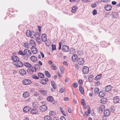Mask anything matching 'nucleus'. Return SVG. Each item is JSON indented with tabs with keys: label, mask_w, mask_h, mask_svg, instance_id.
Instances as JSON below:
<instances>
[{
	"label": "nucleus",
	"mask_w": 120,
	"mask_h": 120,
	"mask_svg": "<svg viewBox=\"0 0 120 120\" xmlns=\"http://www.w3.org/2000/svg\"><path fill=\"white\" fill-rule=\"evenodd\" d=\"M99 91V89L98 87H96L95 89L94 93L95 94H97Z\"/></svg>",
	"instance_id": "58836bf2"
},
{
	"label": "nucleus",
	"mask_w": 120,
	"mask_h": 120,
	"mask_svg": "<svg viewBox=\"0 0 120 120\" xmlns=\"http://www.w3.org/2000/svg\"><path fill=\"white\" fill-rule=\"evenodd\" d=\"M85 101L84 99H82L81 100V104L82 105H84Z\"/></svg>",
	"instance_id": "bf43d9fd"
},
{
	"label": "nucleus",
	"mask_w": 120,
	"mask_h": 120,
	"mask_svg": "<svg viewBox=\"0 0 120 120\" xmlns=\"http://www.w3.org/2000/svg\"><path fill=\"white\" fill-rule=\"evenodd\" d=\"M31 36L33 35L34 37L35 36V33L33 31H31Z\"/></svg>",
	"instance_id": "338daca9"
},
{
	"label": "nucleus",
	"mask_w": 120,
	"mask_h": 120,
	"mask_svg": "<svg viewBox=\"0 0 120 120\" xmlns=\"http://www.w3.org/2000/svg\"><path fill=\"white\" fill-rule=\"evenodd\" d=\"M45 120H51V117L49 116H45L44 118Z\"/></svg>",
	"instance_id": "72a5a7b5"
},
{
	"label": "nucleus",
	"mask_w": 120,
	"mask_h": 120,
	"mask_svg": "<svg viewBox=\"0 0 120 120\" xmlns=\"http://www.w3.org/2000/svg\"><path fill=\"white\" fill-rule=\"evenodd\" d=\"M47 109L46 106L44 105H42L39 107L40 110L42 111H45L47 110Z\"/></svg>",
	"instance_id": "0eeeda50"
},
{
	"label": "nucleus",
	"mask_w": 120,
	"mask_h": 120,
	"mask_svg": "<svg viewBox=\"0 0 120 120\" xmlns=\"http://www.w3.org/2000/svg\"><path fill=\"white\" fill-rule=\"evenodd\" d=\"M45 73L46 76L49 78L51 77V75L47 71H45Z\"/></svg>",
	"instance_id": "f704fd0d"
},
{
	"label": "nucleus",
	"mask_w": 120,
	"mask_h": 120,
	"mask_svg": "<svg viewBox=\"0 0 120 120\" xmlns=\"http://www.w3.org/2000/svg\"><path fill=\"white\" fill-rule=\"evenodd\" d=\"M105 108L104 105H101L99 107H98L97 108V109L98 110V112L100 113H101L104 110Z\"/></svg>",
	"instance_id": "20e7f679"
},
{
	"label": "nucleus",
	"mask_w": 120,
	"mask_h": 120,
	"mask_svg": "<svg viewBox=\"0 0 120 120\" xmlns=\"http://www.w3.org/2000/svg\"><path fill=\"white\" fill-rule=\"evenodd\" d=\"M38 109H32L31 110L30 112L33 114H35L38 113Z\"/></svg>",
	"instance_id": "ddd939ff"
},
{
	"label": "nucleus",
	"mask_w": 120,
	"mask_h": 120,
	"mask_svg": "<svg viewBox=\"0 0 120 120\" xmlns=\"http://www.w3.org/2000/svg\"><path fill=\"white\" fill-rule=\"evenodd\" d=\"M19 54L23 56L24 55V53L21 50H20L18 52Z\"/></svg>",
	"instance_id": "6e6d98bb"
},
{
	"label": "nucleus",
	"mask_w": 120,
	"mask_h": 120,
	"mask_svg": "<svg viewBox=\"0 0 120 120\" xmlns=\"http://www.w3.org/2000/svg\"><path fill=\"white\" fill-rule=\"evenodd\" d=\"M102 76V75L101 74H100L97 75L95 77V79L96 80H98L100 79Z\"/></svg>",
	"instance_id": "c85d7f7f"
},
{
	"label": "nucleus",
	"mask_w": 120,
	"mask_h": 120,
	"mask_svg": "<svg viewBox=\"0 0 120 120\" xmlns=\"http://www.w3.org/2000/svg\"><path fill=\"white\" fill-rule=\"evenodd\" d=\"M51 67L52 68V69L54 70H55L57 69V67L55 66L54 64H52L51 66Z\"/></svg>",
	"instance_id": "49530a36"
},
{
	"label": "nucleus",
	"mask_w": 120,
	"mask_h": 120,
	"mask_svg": "<svg viewBox=\"0 0 120 120\" xmlns=\"http://www.w3.org/2000/svg\"><path fill=\"white\" fill-rule=\"evenodd\" d=\"M30 44L31 46H34V45H36L35 42L33 40H31L30 41Z\"/></svg>",
	"instance_id": "c9c22d12"
},
{
	"label": "nucleus",
	"mask_w": 120,
	"mask_h": 120,
	"mask_svg": "<svg viewBox=\"0 0 120 120\" xmlns=\"http://www.w3.org/2000/svg\"><path fill=\"white\" fill-rule=\"evenodd\" d=\"M94 76L92 75H90L88 77V81L89 82H92Z\"/></svg>",
	"instance_id": "c756f323"
},
{
	"label": "nucleus",
	"mask_w": 120,
	"mask_h": 120,
	"mask_svg": "<svg viewBox=\"0 0 120 120\" xmlns=\"http://www.w3.org/2000/svg\"><path fill=\"white\" fill-rule=\"evenodd\" d=\"M38 75L39 77L40 78H44V75L42 73H38Z\"/></svg>",
	"instance_id": "4c0bfd02"
},
{
	"label": "nucleus",
	"mask_w": 120,
	"mask_h": 120,
	"mask_svg": "<svg viewBox=\"0 0 120 120\" xmlns=\"http://www.w3.org/2000/svg\"><path fill=\"white\" fill-rule=\"evenodd\" d=\"M47 100L50 102H52L53 101V98L52 96H49L47 97Z\"/></svg>",
	"instance_id": "2f4dec72"
},
{
	"label": "nucleus",
	"mask_w": 120,
	"mask_h": 120,
	"mask_svg": "<svg viewBox=\"0 0 120 120\" xmlns=\"http://www.w3.org/2000/svg\"><path fill=\"white\" fill-rule=\"evenodd\" d=\"M52 50H56V45H55L52 44Z\"/></svg>",
	"instance_id": "4d7b16f0"
},
{
	"label": "nucleus",
	"mask_w": 120,
	"mask_h": 120,
	"mask_svg": "<svg viewBox=\"0 0 120 120\" xmlns=\"http://www.w3.org/2000/svg\"><path fill=\"white\" fill-rule=\"evenodd\" d=\"M64 68L63 67H61L60 68V70L61 72L62 73H64Z\"/></svg>",
	"instance_id": "de8ad7c7"
},
{
	"label": "nucleus",
	"mask_w": 120,
	"mask_h": 120,
	"mask_svg": "<svg viewBox=\"0 0 120 120\" xmlns=\"http://www.w3.org/2000/svg\"><path fill=\"white\" fill-rule=\"evenodd\" d=\"M94 49L95 51H97L99 49L98 47L97 46H96L94 47Z\"/></svg>",
	"instance_id": "0e129e2a"
},
{
	"label": "nucleus",
	"mask_w": 120,
	"mask_h": 120,
	"mask_svg": "<svg viewBox=\"0 0 120 120\" xmlns=\"http://www.w3.org/2000/svg\"><path fill=\"white\" fill-rule=\"evenodd\" d=\"M111 109L112 111L113 112H115V108L113 106L111 107Z\"/></svg>",
	"instance_id": "e2e57ef3"
},
{
	"label": "nucleus",
	"mask_w": 120,
	"mask_h": 120,
	"mask_svg": "<svg viewBox=\"0 0 120 120\" xmlns=\"http://www.w3.org/2000/svg\"><path fill=\"white\" fill-rule=\"evenodd\" d=\"M78 58L77 55L76 54H73L72 57V60L74 61H75Z\"/></svg>",
	"instance_id": "aec40b11"
},
{
	"label": "nucleus",
	"mask_w": 120,
	"mask_h": 120,
	"mask_svg": "<svg viewBox=\"0 0 120 120\" xmlns=\"http://www.w3.org/2000/svg\"><path fill=\"white\" fill-rule=\"evenodd\" d=\"M35 38L37 42L38 43L39 42L40 40V38L39 37H37V38Z\"/></svg>",
	"instance_id": "69168bd1"
},
{
	"label": "nucleus",
	"mask_w": 120,
	"mask_h": 120,
	"mask_svg": "<svg viewBox=\"0 0 120 120\" xmlns=\"http://www.w3.org/2000/svg\"><path fill=\"white\" fill-rule=\"evenodd\" d=\"M97 13V10L96 9H94L93 11L92 12L93 14L94 15H96Z\"/></svg>",
	"instance_id": "8fccbe9b"
},
{
	"label": "nucleus",
	"mask_w": 120,
	"mask_h": 120,
	"mask_svg": "<svg viewBox=\"0 0 120 120\" xmlns=\"http://www.w3.org/2000/svg\"><path fill=\"white\" fill-rule=\"evenodd\" d=\"M118 13L117 12H113L112 14V17L114 18H117L118 15Z\"/></svg>",
	"instance_id": "2eb2a0df"
},
{
	"label": "nucleus",
	"mask_w": 120,
	"mask_h": 120,
	"mask_svg": "<svg viewBox=\"0 0 120 120\" xmlns=\"http://www.w3.org/2000/svg\"><path fill=\"white\" fill-rule=\"evenodd\" d=\"M40 36V34L39 33L37 32L36 33H35V38H37V37H38Z\"/></svg>",
	"instance_id": "09e8293b"
},
{
	"label": "nucleus",
	"mask_w": 120,
	"mask_h": 120,
	"mask_svg": "<svg viewBox=\"0 0 120 120\" xmlns=\"http://www.w3.org/2000/svg\"><path fill=\"white\" fill-rule=\"evenodd\" d=\"M100 44L102 46L105 47L108 46L106 42L105 41H102L100 42Z\"/></svg>",
	"instance_id": "a211bd4d"
},
{
	"label": "nucleus",
	"mask_w": 120,
	"mask_h": 120,
	"mask_svg": "<svg viewBox=\"0 0 120 120\" xmlns=\"http://www.w3.org/2000/svg\"><path fill=\"white\" fill-rule=\"evenodd\" d=\"M75 49L74 48H71L69 50V52L71 54H73L75 51Z\"/></svg>",
	"instance_id": "37998d69"
},
{
	"label": "nucleus",
	"mask_w": 120,
	"mask_h": 120,
	"mask_svg": "<svg viewBox=\"0 0 120 120\" xmlns=\"http://www.w3.org/2000/svg\"><path fill=\"white\" fill-rule=\"evenodd\" d=\"M14 64L16 66L19 67H22L23 65V63L20 61H19V60L16 61L15 63L14 62Z\"/></svg>",
	"instance_id": "f257e3e1"
},
{
	"label": "nucleus",
	"mask_w": 120,
	"mask_h": 120,
	"mask_svg": "<svg viewBox=\"0 0 120 120\" xmlns=\"http://www.w3.org/2000/svg\"><path fill=\"white\" fill-rule=\"evenodd\" d=\"M31 83V81L28 79H24L23 81V83L25 85H28Z\"/></svg>",
	"instance_id": "6e6552de"
},
{
	"label": "nucleus",
	"mask_w": 120,
	"mask_h": 120,
	"mask_svg": "<svg viewBox=\"0 0 120 120\" xmlns=\"http://www.w3.org/2000/svg\"><path fill=\"white\" fill-rule=\"evenodd\" d=\"M110 113V111L108 109H106L104 112V114L105 116H109Z\"/></svg>",
	"instance_id": "9d476101"
},
{
	"label": "nucleus",
	"mask_w": 120,
	"mask_h": 120,
	"mask_svg": "<svg viewBox=\"0 0 120 120\" xmlns=\"http://www.w3.org/2000/svg\"><path fill=\"white\" fill-rule=\"evenodd\" d=\"M35 67L36 68L38 69H40V67L38 64H36L34 65Z\"/></svg>",
	"instance_id": "5fc2aeb1"
},
{
	"label": "nucleus",
	"mask_w": 120,
	"mask_h": 120,
	"mask_svg": "<svg viewBox=\"0 0 120 120\" xmlns=\"http://www.w3.org/2000/svg\"><path fill=\"white\" fill-rule=\"evenodd\" d=\"M49 115L51 116H54L55 115V112L53 111H50L49 113Z\"/></svg>",
	"instance_id": "79ce46f5"
},
{
	"label": "nucleus",
	"mask_w": 120,
	"mask_h": 120,
	"mask_svg": "<svg viewBox=\"0 0 120 120\" xmlns=\"http://www.w3.org/2000/svg\"><path fill=\"white\" fill-rule=\"evenodd\" d=\"M32 71L31 70V69L28 68L27 70V72L29 74H32Z\"/></svg>",
	"instance_id": "a18cd8bd"
},
{
	"label": "nucleus",
	"mask_w": 120,
	"mask_h": 120,
	"mask_svg": "<svg viewBox=\"0 0 120 120\" xmlns=\"http://www.w3.org/2000/svg\"><path fill=\"white\" fill-rule=\"evenodd\" d=\"M46 35L45 34H43L41 35V39L42 41L45 42L47 40Z\"/></svg>",
	"instance_id": "9b49d317"
},
{
	"label": "nucleus",
	"mask_w": 120,
	"mask_h": 120,
	"mask_svg": "<svg viewBox=\"0 0 120 120\" xmlns=\"http://www.w3.org/2000/svg\"><path fill=\"white\" fill-rule=\"evenodd\" d=\"M11 59L13 61H15V63L19 60V58L18 56L15 55L12 56L11 57Z\"/></svg>",
	"instance_id": "4468645a"
},
{
	"label": "nucleus",
	"mask_w": 120,
	"mask_h": 120,
	"mask_svg": "<svg viewBox=\"0 0 120 120\" xmlns=\"http://www.w3.org/2000/svg\"><path fill=\"white\" fill-rule=\"evenodd\" d=\"M112 87L111 86L109 85L106 87L105 88V91L106 92H109L111 90Z\"/></svg>",
	"instance_id": "dca6fc26"
},
{
	"label": "nucleus",
	"mask_w": 120,
	"mask_h": 120,
	"mask_svg": "<svg viewBox=\"0 0 120 120\" xmlns=\"http://www.w3.org/2000/svg\"><path fill=\"white\" fill-rule=\"evenodd\" d=\"M113 102L115 103H117L119 101V98L118 96L114 97L113 99Z\"/></svg>",
	"instance_id": "6ab92c4d"
},
{
	"label": "nucleus",
	"mask_w": 120,
	"mask_h": 120,
	"mask_svg": "<svg viewBox=\"0 0 120 120\" xmlns=\"http://www.w3.org/2000/svg\"><path fill=\"white\" fill-rule=\"evenodd\" d=\"M105 95V92L104 91H101L99 93V95L100 97H104Z\"/></svg>",
	"instance_id": "393cba45"
},
{
	"label": "nucleus",
	"mask_w": 120,
	"mask_h": 120,
	"mask_svg": "<svg viewBox=\"0 0 120 120\" xmlns=\"http://www.w3.org/2000/svg\"><path fill=\"white\" fill-rule=\"evenodd\" d=\"M31 70L33 72H36V68L33 66L32 67V68L31 69Z\"/></svg>",
	"instance_id": "3c124183"
},
{
	"label": "nucleus",
	"mask_w": 120,
	"mask_h": 120,
	"mask_svg": "<svg viewBox=\"0 0 120 120\" xmlns=\"http://www.w3.org/2000/svg\"><path fill=\"white\" fill-rule=\"evenodd\" d=\"M51 84L53 88L55 89H56V85L54 82H51Z\"/></svg>",
	"instance_id": "a19ab883"
},
{
	"label": "nucleus",
	"mask_w": 120,
	"mask_h": 120,
	"mask_svg": "<svg viewBox=\"0 0 120 120\" xmlns=\"http://www.w3.org/2000/svg\"><path fill=\"white\" fill-rule=\"evenodd\" d=\"M39 92L40 93H41L43 95H47V91L44 90H40Z\"/></svg>",
	"instance_id": "a878e982"
},
{
	"label": "nucleus",
	"mask_w": 120,
	"mask_h": 120,
	"mask_svg": "<svg viewBox=\"0 0 120 120\" xmlns=\"http://www.w3.org/2000/svg\"><path fill=\"white\" fill-rule=\"evenodd\" d=\"M73 86L75 88H77L78 87L77 83L76 82L73 85Z\"/></svg>",
	"instance_id": "603ef678"
},
{
	"label": "nucleus",
	"mask_w": 120,
	"mask_h": 120,
	"mask_svg": "<svg viewBox=\"0 0 120 120\" xmlns=\"http://www.w3.org/2000/svg\"><path fill=\"white\" fill-rule=\"evenodd\" d=\"M78 9V7L76 6H74L72 8L71 11L72 12H76Z\"/></svg>",
	"instance_id": "4be33fe9"
},
{
	"label": "nucleus",
	"mask_w": 120,
	"mask_h": 120,
	"mask_svg": "<svg viewBox=\"0 0 120 120\" xmlns=\"http://www.w3.org/2000/svg\"><path fill=\"white\" fill-rule=\"evenodd\" d=\"M29 94L28 92H24L23 93V97L26 98L28 97L29 96Z\"/></svg>",
	"instance_id": "5701e85b"
},
{
	"label": "nucleus",
	"mask_w": 120,
	"mask_h": 120,
	"mask_svg": "<svg viewBox=\"0 0 120 120\" xmlns=\"http://www.w3.org/2000/svg\"><path fill=\"white\" fill-rule=\"evenodd\" d=\"M31 60L34 62H36L37 61V57L34 56H32L30 57Z\"/></svg>",
	"instance_id": "bb28decb"
},
{
	"label": "nucleus",
	"mask_w": 120,
	"mask_h": 120,
	"mask_svg": "<svg viewBox=\"0 0 120 120\" xmlns=\"http://www.w3.org/2000/svg\"><path fill=\"white\" fill-rule=\"evenodd\" d=\"M32 78L35 79H39V77L35 75H33L32 76Z\"/></svg>",
	"instance_id": "c03bdc74"
},
{
	"label": "nucleus",
	"mask_w": 120,
	"mask_h": 120,
	"mask_svg": "<svg viewBox=\"0 0 120 120\" xmlns=\"http://www.w3.org/2000/svg\"><path fill=\"white\" fill-rule=\"evenodd\" d=\"M31 50L32 52L34 54H36L38 52L37 49L34 46H32L31 48Z\"/></svg>",
	"instance_id": "f8f14e48"
},
{
	"label": "nucleus",
	"mask_w": 120,
	"mask_h": 120,
	"mask_svg": "<svg viewBox=\"0 0 120 120\" xmlns=\"http://www.w3.org/2000/svg\"><path fill=\"white\" fill-rule=\"evenodd\" d=\"M112 8L110 4L106 5L104 7V9L106 11L110 10Z\"/></svg>",
	"instance_id": "1a4fd4ad"
},
{
	"label": "nucleus",
	"mask_w": 120,
	"mask_h": 120,
	"mask_svg": "<svg viewBox=\"0 0 120 120\" xmlns=\"http://www.w3.org/2000/svg\"><path fill=\"white\" fill-rule=\"evenodd\" d=\"M30 108L29 107L26 106L24 107L23 109V111L24 112H28Z\"/></svg>",
	"instance_id": "412c9836"
},
{
	"label": "nucleus",
	"mask_w": 120,
	"mask_h": 120,
	"mask_svg": "<svg viewBox=\"0 0 120 120\" xmlns=\"http://www.w3.org/2000/svg\"><path fill=\"white\" fill-rule=\"evenodd\" d=\"M62 50L63 52H67L69 50V47L66 45H64L62 47Z\"/></svg>",
	"instance_id": "423d86ee"
},
{
	"label": "nucleus",
	"mask_w": 120,
	"mask_h": 120,
	"mask_svg": "<svg viewBox=\"0 0 120 120\" xmlns=\"http://www.w3.org/2000/svg\"><path fill=\"white\" fill-rule=\"evenodd\" d=\"M19 72L21 75H24L26 74V72L23 69H21L19 70Z\"/></svg>",
	"instance_id": "f3484780"
},
{
	"label": "nucleus",
	"mask_w": 120,
	"mask_h": 120,
	"mask_svg": "<svg viewBox=\"0 0 120 120\" xmlns=\"http://www.w3.org/2000/svg\"><path fill=\"white\" fill-rule=\"evenodd\" d=\"M46 82L45 80L44 79H42L40 81V83L43 85L45 84L46 83Z\"/></svg>",
	"instance_id": "e433bc0d"
},
{
	"label": "nucleus",
	"mask_w": 120,
	"mask_h": 120,
	"mask_svg": "<svg viewBox=\"0 0 120 120\" xmlns=\"http://www.w3.org/2000/svg\"><path fill=\"white\" fill-rule=\"evenodd\" d=\"M87 44H88L87 46L91 48L92 47V43L90 42H89L87 43Z\"/></svg>",
	"instance_id": "052dcab7"
},
{
	"label": "nucleus",
	"mask_w": 120,
	"mask_h": 120,
	"mask_svg": "<svg viewBox=\"0 0 120 120\" xmlns=\"http://www.w3.org/2000/svg\"><path fill=\"white\" fill-rule=\"evenodd\" d=\"M89 69L88 67L86 66L83 67L82 69L83 72L85 74H87L89 71Z\"/></svg>",
	"instance_id": "7ed1b4c3"
},
{
	"label": "nucleus",
	"mask_w": 120,
	"mask_h": 120,
	"mask_svg": "<svg viewBox=\"0 0 120 120\" xmlns=\"http://www.w3.org/2000/svg\"><path fill=\"white\" fill-rule=\"evenodd\" d=\"M65 90L64 88H62L60 90V92L61 93H63L65 91Z\"/></svg>",
	"instance_id": "864d4df0"
},
{
	"label": "nucleus",
	"mask_w": 120,
	"mask_h": 120,
	"mask_svg": "<svg viewBox=\"0 0 120 120\" xmlns=\"http://www.w3.org/2000/svg\"><path fill=\"white\" fill-rule=\"evenodd\" d=\"M62 41H61V42L59 43V47L58 48V50H60L61 49V45L62 43Z\"/></svg>",
	"instance_id": "13d9d810"
},
{
	"label": "nucleus",
	"mask_w": 120,
	"mask_h": 120,
	"mask_svg": "<svg viewBox=\"0 0 120 120\" xmlns=\"http://www.w3.org/2000/svg\"><path fill=\"white\" fill-rule=\"evenodd\" d=\"M31 31L30 30H26V35L30 37L31 36Z\"/></svg>",
	"instance_id": "7c9ffc66"
},
{
	"label": "nucleus",
	"mask_w": 120,
	"mask_h": 120,
	"mask_svg": "<svg viewBox=\"0 0 120 120\" xmlns=\"http://www.w3.org/2000/svg\"><path fill=\"white\" fill-rule=\"evenodd\" d=\"M24 55H25L27 56H30L31 54L30 51L27 49H25L23 52Z\"/></svg>",
	"instance_id": "39448f33"
},
{
	"label": "nucleus",
	"mask_w": 120,
	"mask_h": 120,
	"mask_svg": "<svg viewBox=\"0 0 120 120\" xmlns=\"http://www.w3.org/2000/svg\"><path fill=\"white\" fill-rule=\"evenodd\" d=\"M77 63L80 65H82L84 63V59L83 58H79L77 60Z\"/></svg>",
	"instance_id": "f03ea898"
},
{
	"label": "nucleus",
	"mask_w": 120,
	"mask_h": 120,
	"mask_svg": "<svg viewBox=\"0 0 120 120\" xmlns=\"http://www.w3.org/2000/svg\"><path fill=\"white\" fill-rule=\"evenodd\" d=\"M24 65L27 67L30 68L31 67V65L29 63L27 62H24Z\"/></svg>",
	"instance_id": "cd10ccee"
},
{
	"label": "nucleus",
	"mask_w": 120,
	"mask_h": 120,
	"mask_svg": "<svg viewBox=\"0 0 120 120\" xmlns=\"http://www.w3.org/2000/svg\"><path fill=\"white\" fill-rule=\"evenodd\" d=\"M60 120H66L65 117L63 116H61L60 118Z\"/></svg>",
	"instance_id": "774afa93"
},
{
	"label": "nucleus",
	"mask_w": 120,
	"mask_h": 120,
	"mask_svg": "<svg viewBox=\"0 0 120 120\" xmlns=\"http://www.w3.org/2000/svg\"><path fill=\"white\" fill-rule=\"evenodd\" d=\"M101 101L102 104H105L107 102V99L105 98H103L101 99Z\"/></svg>",
	"instance_id": "b1692460"
},
{
	"label": "nucleus",
	"mask_w": 120,
	"mask_h": 120,
	"mask_svg": "<svg viewBox=\"0 0 120 120\" xmlns=\"http://www.w3.org/2000/svg\"><path fill=\"white\" fill-rule=\"evenodd\" d=\"M79 90L81 94H83L84 93L83 88L82 86L80 85L79 86Z\"/></svg>",
	"instance_id": "473e14b6"
},
{
	"label": "nucleus",
	"mask_w": 120,
	"mask_h": 120,
	"mask_svg": "<svg viewBox=\"0 0 120 120\" xmlns=\"http://www.w3.org/2000/svg\"><path fill=\"white\" fill-rule=\"evenodd\" d=\"M28 56H27L25 55H24L23 56H22V58L24 60H27L28 59Z\"/></svg>",
	"instance_id": "ea45409f"
},
{
	"label": "nucleus",
	"mask_w": 120,
	"mask_h": 120,
	"mask_svg": "<svg viewBox=\"0 0 120 120\" xmlns=\"http://www.w3.org/2000/svg\"><path fill=\"white\" fill-rule=\"evenodd\" d=\"M78 83L80 85H81L82 83V80L81 79H79V80Z\"/></svg>",
	"instance_id": "680f3d73"
}]
</instances>
